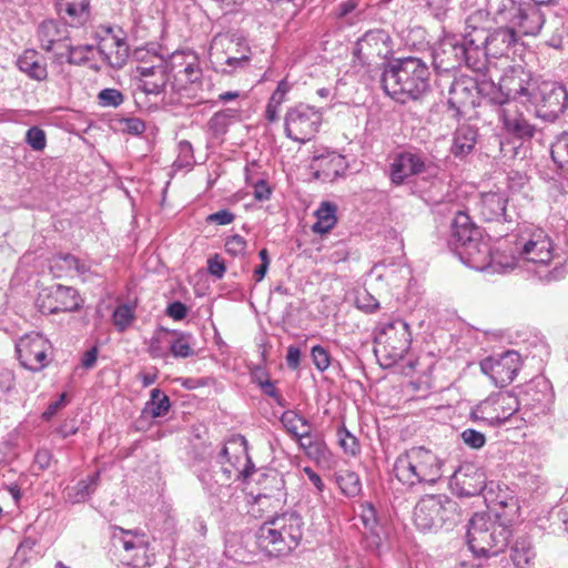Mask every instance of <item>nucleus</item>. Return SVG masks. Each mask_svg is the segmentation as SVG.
Wrapping results in <instances>:
<instances>
[{
	"mask_svg": "<svg viewBox=\"0 0 568 568\" xmlns=\"http://www.w3.org/2000/svg\"><path fill=\"white\" fill-rule=\"evenodd\" d=\"M36 303L42 314H59L78 312L83 300L74 287L53 284L39 292Z\"/></svg>",
	"mask_w": 568,
	"mask_h": 568,
	"instance_id": "15",
	"label": "nucleus"
},
{
	"mask_svg": "<svg viewBox=\"0 0 568 568\" xmlns=\"http://www.w3.org/2000/svg\"><path fill=\"white\" fill-rule=\"evenodd\" d=\"M473 32L470 26H466L463 33L443 31L442 37L433 48V67L436 71H452L463 65L480 71L484 61L479 59V51L470 41Z\"/></svg>",
	"mask_w": 568,
	"mask_h": 568,
	"instance_id": "3",
	"label": "nucleus"
},
{
	"mask_svg": "<svg viewBox=\"0 0 568 568\" xmlns=\"http://www.w3.org/2000/svg\"><path fill=\"white\" fill-rule=\"evenodd\" d=\"M480 100H486L491 105L503 106L509 101L504 88H501V81L496 85L491 81L479 82Z\"/></svg>",
	"mask_w": 568,
	"mask_h": 568,
	"instance_id": "45",
	"label": "nucleus"
},
{
	"mask_svg": "<svg viewBox=\"0 0 568 568\" xmlns=\"http://www.w3.org/2000/svg\"><path fill=\"white\" fill-rule=\"evenodd\" d=\"M536 552L528 536H519L510 547V559L516 568H528Z\"/></svg>",
	"mask_w": 568,
	"mask_h": 568,
	"instance_id": "38",
	"label": "nucleus"
},
{
	"mask_svg": "<svg viewBox=\"0 0 568 568\" xmlns=\"http://www.w3.org/2000/svg\"><path fill=\"white\" fill-rule=\"evenodd\" d=\"M202 78V70L199 65L197 59L194 55L192 62H187L184 65V69L179 70L174 75L173 80L170 82L171 89L173 92L180 93L184 89V83H196Z\"/></svg>",
	"mask_w": 568,
	"mask_h": 568,
	"instance_id": "40",
	"label": "nucleus"
},
{
	"mask_svg": "<svg viewBox=\"0 0 568 568\" xmlns=\"http://www.w3.org/2000/svg\"><path fill=\"white\" fill-rule=\"evenodd\" d=\"M170 408L171 402L169 396L160 388H154L151 390L150 399L144 404L138 422L149 417H164L169 413Z\"/></svg>",
	"mask_w": 568,
	"mask_h": 568,
	"instance_id": "37",
	"label": "nucleus"
},
{
	"mask_svg": "<svg viewBox=\"0 0 568 568\" xmlns=\"http://www.w3.org/2000/svg\"><path fill=\"white\" fill-rule=\"evenodd\" d=\"M528 182L529 178L524 172L511 170L507 174V187L514 193L523 191Z\"/></svg>",
	"mask_w": 568,
	"mask_h": 568,
	"instance_id": "63",
	"label": "nucleus"
},
{
	"mask_svg": "<svg viewBox=\"0 0 568 568\" xmlns=\"http://www.w3.org/2000/svg\"><path fill=\"white\" fill-rule=\"evenodd\" d=\"M336 483L341 488L343 495L348 498H354L362 493V481L355 471H345L336 477Z\"/></svg>",
	"mask_w": 568,
	"mask_h": 568,
	"instance_id": "49",
	"label": "nucleus"
},
{
	"mask_svg": "<svg viewBox=\"0 0 568 568\" xmlns=\"http://www.w3.org/2000/svg\"><path fill=\"white\" fill-rule=\"evenodd\" d=\"M57 0L58 14L71 27H82L89 18V3Z\"/></svg>",
	"mask_w": 568,
	"mask_h": 568,
	"instance_id": "34",
	"label": "nucleus"
},
{
	"mask_svg": "<svg viewBox=\"0 0 568 568\" xmlns=\"http://www.w3.org/2000/svg\"><path fill=\"white\" fill-rule=\"evenodd\" d=\"M378 347L375 353L383 352L386 365L390 366L403 359L412 344L409 325L403 318L382 324L378 335L375 337Z\"/></svg>",
	"mask_w": 568,
	"mask_h": 568,
	"instance_id": "12",
	"label": "nucleus"
},
{
	"mask_svg": "<svg viewBox=\"0 0 568 568\" xmlns=\"http://www.w3.org/2000/svg\"><path fill=\"white\" fill-rule=\"evenodd\" d=\"M410 449L415 457L413 462L422 473L424 485H436L444 477L448 454L445 450H433L425 446H414Z\"/></svg>",
	"mask_w": 568,
	"mask_h": 568,
	"instance_id": "19",
	"label": "nucleus"
},
{
	"mask_svg": "<svg viewBox=\"0 0 568 568\" xmlns=\"http://www.w3.org/2000/svg\"><path fill=\"white\" fill-rule=\"evenodd\" d=\"M322 121L321 109L300 102L286 110L284 134L294 142L305 143L320 131Z\"/></svg>",
	"mask_w": 568,
	"mask_h": 568,
	"instance_id": "10",
	"label": "nucleus"
},
{
	"mask_svg": "<svg viewBox=\"0 0 568 568\" xmlns=\"http://www.w3.org/2000/svg\"><path fill=\"white\" fill-rule=\"evenodd\" d=\"M501 88H504L509 100H519L521 102H531L532 94L539 82L532 74L523 67L511 68L500 78Z\"/></svg>",
	"mask_w": 568,
	"mask_h": 568,
	"instance_id": "20",
	"label": "nucleus"
},
{
	"mask_svg": "<svg viewBox=\"0 0 568 568\" xmlns=\"http://www.w3.org/2000/svg\"><path fill=\"white\" fill-rule=\"evenodd\" d=\"M550 155L558 169L568 172V132L557 136L550 146Z\"/></svg>",
	"mask_w": 568,
	"mask_h": 568,
	"instance_id": "48",
	"label": "nucleus"
},
{
	"mask_svg": "<svg viewBox=\"0 0 568 568\" xmlns=\"http://www.w3.org/2000/svg\"><path fill=\"white\" fill-rule=\"evenodd\" d=\"M499 119L503 122L505 131L518 140H530L536 133V126L523 114L510 115L506 110L500 109Z\"/></svg>",
	"mask_w": 568,
	"mask_h": 568,
	"instance_id": "32",
	"label": "nucleus"
},
{
	"mask_svg": "<svg viewBox=\"0 0 568 568\" xmlns=\"http://www.w3.org/2000/svg\"><path fill=\"white\" fill-rule=\"evenodd\" d=\"M26 143L36 152H41L47 146V134L40 126L29 128L24 136Z\"/></svg>",
	"mask_w": 568,
	"mask_h": 568,
	"instance_id": "55",
	"label": "nucleus"
},
{
	"mask_svg": "<svg viewBox=\"0 0 568 568\" xmlns=\"http://www.w3.org/2000/svg\"><path fill=\"white\" fill-rule=\"evenodd\" d=\"M521 255L528 262L537 266L535 272L542 282L550 283L559 281L564 278L568 272L566 262L556 263L552 268H547L554 257L552 242L542 232L535 233L532 237L523 245Z\"/></svg>",
	"mask_w": 568,
	"mask_h": 568,
	"instance_id": "7",
	"label": "nucleus"
},
{
	"mask_svg": "<svg viewBox=\"0 0 568 568\" xmlns=\"http://www.w3.org/2000/svg\"><path fill=\"white\" fill-rule=\"evenodd\" d=\"M254 537L257 548L268 557H281L291 552L281 532L270 525V519L255 530Z\"/></svg>",
	"mask_w": 568,
	"mask_h": 568,
	"instance_id": "23",
	"label": "nucleus"
},
{
	"mask_svg": "<svg viewBox=\"0 0 568 568\" xmlns=\"http://www.w3.org/2000/svg\"><path fill=\"white\" fill-rule=\"evenodd\" d=\"M514 521L491 518L486 513H475L469 519L466 540L476 556L490 557L504 551L513 534Z\"/></svg>",
	"mask_w": 568,
	"mask_h": 568,
	"instance_id": "4",
	"label": "nucleus"
},
{
	"mask_svg": "<svg viewBox=\"0 0 568 568\" xmlns=\"http://www.w3.org/2000/svg\"><path fill=\"white\" fill-rule=\"evenodd\" d=\"M168 335L159 332L156 329L155 334L151 337L148 353L152 358H165L168 356V352L162 347V343H166Z\"/></svg>",
	"mask_w": 568,
	"mask_h": 568,
	"instance_id": "60",
	"label": "nucleus"
},
{
	"mask_svg": "<svg viewBox=\"0 0 568 568\" xmlns=\"http://www.w3.org/2000/svg\"><path fill=\"white\" fill-rule=\"evenodd\" d=\"M480 105V89L477 79L462 74L455 77L448 87L447 108L459 121Z\"/></svg>",
	"mask_w": 568,
	"mask_h": 568,
	"instance_id": "14",
	"label": "nucleus"
},
{
	"mask_svg": "<svg viewBox=\"0 0 568 568\" xmlns=\"http://www.w3.org/2000/svg\"><path fill=\"white\" fill-rule=\"evenodd\" d=\"M94 49L93 44H80L67 47V62L71 65H83L89 61L88 53Z\"/></svg>",
	"mask_w": 568,
	"mask_h": 568,
	"instance_id": "52",
	"label": "nucleus"
},
{
	"mask_svg": "<svg viewBox=\"0 0 568 568\" xmlns=\"http://www.w3.org/2000/svg\"><path fill=\"white\" fill-rule=\"evenodd\" d=\"M521 367V358L516 351H506L491 355L480 362L481 372L489 376L494 384L500 388L509 385Z\"/></svg>",
	"mask_w": 568,
	"mask_h": 568,
	"instance_id": "17",
	"label": "nucleus"
},
{
	"mask_svg": "<svg viewBox=\"0 0 568 568\" xmlns=\"http://www.w3.org/2000/svg\"><path fill=\"white\" fill-rule=\"evenodd\" d=\"M65 31L64 24L59 23L55 20H44L38 28V39L41 43V48L50 52L53 44L60 41L63 32Z\"/></svg>",
	"mask_w": 568,
	"mask_h": 568,
	"instance_id": "39",
	"label": "nucleus"
},
{
	"mask_svg": "<svg viewBox=\"0 0 568 568\" xmlns=\"http://www.w3.org/2000/svg\"><path fill=\"white\" fill-rule=\"evenodd\" d=\"M447 245L464 265L473 270L495 274L505 273L511 267L496 260L490 237L466 212L458 211L455 214Z\"/></svg>",
	"mask_w": 568,
	"mask_h": 568,
	"instance_id": "1",
	"label": "nucleus"
},
{
	"mask_svg": "<svg viewBox=\"0 0 568 568\" xmlns=\"http://www.w3.org/2000/svg\"><path fill=\"white\" fill-rule=\"evenodd\" d=\"M232 42H236V45L239 47L237 53H240L239 57H227L225 59V65H227L230 69L223 68L222 73L224 74H231L236 69H243L248 65L251 61V48L246 44V41L244 38H232Z\"/></svg>",
	"mask_w": 568,
	"mask_h": 568,
	"instance_id": "43",
	"label": "nucleus"
},
{
	"mask_svg": "<svg viewBox=\"0 0 568 568\" xmlns=\"http://www.w3.org/2000/svg\"><path fill=\"white\" fill-rule=\"evenodd\" d=\"M123 101L124 94L118 89L105 88L98 94V102L102 108H118Z\"/></svg>",
	"mask_w": 568,
	"mask_h": 568,
	"instance_id": "56",
	"label": "nucleus"
},
{
	"mask_svg": "<svg viewBox=\"0 0 568 568\" xmlns=\"http://www.w3.org/2000/svg\"><path fill=\"white\" fill-rule=\"evenodd\" d=\"M460 438L471 449H480L486 445V435L478 429L465 428L460 433Z\"/></svg>",
	"mask_w": 568,
	"mask_h": 568,
	"instance_id": "59",
	"label": "nucleus"
},
{
	"mask_svg": "<svg viewBox=\"0 0 568 568\" xmlns=\"http://www.w3.org/2000/svg\"><path fill=\"white\" fill-rule=\"evenodd\" d=\"M197 478L204 490L211 496H219L225 487L221 478H219L217 474L214 471V467L200 470Z\"/></svg>",
	"mask_w": 568,
	"mask_h": 568,
	"instance_id": "50",
	"label": "nucleus"
},
{
	"mask_svg": "<svg viewBox=\"0 0 568 568\" xmlns=\"http://www.w3.org/2000/svg\"><path fill=\"white\" fill-rule=\"evenodd\" d=\"M452 479L456 495L464 498L479 495L484 497V493L488 491L490 486L484 469L471 463H465L455 468Z\"/></svg>",
	"mask_w": 568,
	"mask_h": 568,
	"instance_id": "18",
	"label": "nucleus"
},
{
	"mask_svg": "<svg viewBox=\"0 0 568 568\" xmlns=\"http://www.w3.org/2000/svg\"><path fill=\"white\" fill-rule=\"evenodd\" d=\"M51 348L49 339L38 332L27 333L16 342V353L21 366L33 373L49 366L51 359L48 352Z\"/></svg>",
	"mask_w": 568,
	"mask_h": 568,
	"instance_id": "16",
	"label": "nucleus"
},
{
	"mask_svg": "<svg viewBox=\"0 0 568 568\" xmlns=\"http://www.w3.org/2000/svg\"><path fill=\"white\" fill-rule=\"evenodd\" d=\"M507 205L508 196L505 192H486L480 196L479 214L486 222H511Z\"/></svg>",
	"mask_w": 568,
	"mask_h": 568,
	"instance_id": "25",
	"label": "nucleus"
},
{
	"mask_svg": "<svg viewBox=\"0 0 568 568\" xmlns=\"http://www.w3.org/2000/svg\"><path fill=\"white\" fill-rule=\"evenodd\" d=\"M311 166L315 169L313 173L315 180L334 182L345 175L348 163L345 156L336 151H325L313 155Z\"/></svg>",
	"mask_w": 568,
	"mask_h": 568,
	"instance_id": "22",
	"label": "nucleus"
},
{
	"mask_svg": "<svg viewBox=\"0 0 568 568\" xmlns=\"http://www.w3.org/2000/svg\"><path fill=\"white\" fill-rule=\"evenodd\" d=\"M437 495H426L419 499L414 508V524L423 532L437 531L439 517Z\"/></svg>",
	"mask_w": 568,
	"mask_h": 568,
	"instance_id": "26",
	"label": "nucleus"
},
{
	"mask_svg": "<svg viewBox=\"0 0 568 568\" xmlns=\"http://www.w3.org/2000/svg\"><path fill=\"white\" fill-rule=\"evenodd\" d=\"M413 459H415V457L409 448L397 456L393 466L396 479L409 488L424 485L422 473Z\"/></svg>",
	"mask_w": 568,
	"mask_h": 568,
	"instance_id": "29",
	"label": "nucleus"
},
{
	"mask_svg": "<svg viewBox=\"0 0 568 568\" xmlns=\"http://www.w3.org/2000/svg\"><path fill=\"white\" fill-rule=\"evenodd\" d=\"M316 222L312 225L315 234H327L337 223V205L331 201H323L314 212Z\"/></svg>",
	"mask_w": 568,
	"mask_h": 568,
	"instance_id": "36",
	"label": "nucleus"
},
{
	"mask_svg": "<svg viewBox=\"0 0 568 568\" xmlns=\"http://www.w3.org/2000/svg\"><path fill=\"white\" fill-rule=\"evenodd\" d=\"M440 172L438 160L430 153L416 146H408L394 154L388 168V179L394 186L404 185L410 176L426 174L425 179H435Z\"/></svg>",
	"mask_w": 568,
	"mask_h": 568,
	"instance_id": "5",
	"label": "nucleus"
},
{
	"mask_svg": "<svg viewBox=\"0 0 568 568\" xmlns=\"http://www.w3.org/2000/svg\"><path fill=\"white\" fill-rule=\"evenodd\" d=\"M301 422L302 426H306L310 428V420L304 416L300 415L295 410H285L280 417V422L287 430V433L292 436V438L297 442H302L304 444V439H310V430H305L303 433H298L296 422Z\"/></svg>",
	"mask_w": 568,
	"mask_h": 568,
	"instance_id": "41",
	"label": "nucleus"
},
{
	"mask_svg": "<svg viewBox=\"0 0 568 568\" xmlns=\"http://www.w3.org/2000/svg\"><path fill=\"white\" fill-rule=\"evenodd\" d=\"M237 110L226 108L215 112L207 121L209 131L214 138L224 135L232 120L236 116Z\"/></svg>",
	"mask_w": 568,
	"mask_h": 568,
	"instance_id": "44",
	"label": "nucleus"
},
{
	"mask_svg": "<svg viewBox=\"0 0 568 568\" xmlns=\"http://www.w3.org/2000/svg\"><path fill=\"white\" fill-rule=\"evenodd\" d=\"M114 530H119L122 535L132 536V538H126L124 536L118 537L115 532L113 534V539L119 540L124 550L131 551L139 548L146 549L148 544L144 540H134V537H143L144 534H139L138 530H125L121 527H114Z\"/></svg>",
	"mask_w": 568,
	"mask_h": 568,
	"instance_id": "54",
	"label": "nucleus"
},
{
	"mask_svg": "<svg viewBox=\"0 0 568 568\" xmlns=\"http://www.w3.org/2000/svg\"><path fill=\"white\" fill-rule=\"evenodd\" d=\"M100 479V470H95L85 478L80 479L73 487L68 489V500L72 504L85 503L98 489Z\"/></svg>",
	"mask_w": 568,
	"mask_h": 568,
	"instance_id": "35",
	"label": "nucleus"
},
{
	"mask_svg": "<svg viewBox=\"0 0 568 568\" xmlns=\"http://www.w3.org/2000/svg\"><path fill=\"white\" fill-rule=\"evenodd\" d=\"M120 34L113 36V42L111 47L115 48L114 52H106V45L99 43L97 45L98 52L102 55L103 60L113 69H122L128 61L130 55L129 45L126 43V37L124 31L119 28Z\"/></svg>",
	"mask_w": 568,
	"mask_h": 568,
	"instance_id": "33",
	"label": "nucleus"
},
{
	"mask_svg": "<svg viewBox=\"0 0 568 568\" xmlns=\"http://www.w3.org/2000/svg\"><path fill=\"white\" fill-rule=\"evenodd\" d=\"M16 65L29 79L42 82L48 79L45 57L34 49H26L17 59Z\"/></svg>",
	"mask_w": 568,
	"mask_h": 568,
	"instance_id": "28",
	"label": "nucleus"
},
{
	"mask_svg": "<svg viewBox=\"0 0 568 568\" xmlns=\"http://www.w3.org/2000/svg\"><path fill=\"white\" fill-rule=\"evenodd\" d=\"M355 305L366 314H373L379 308V302L366 288L357 292Z\"/></svg>",
	"mask_w": 568,
	"mask_h": 568,
	"instance_id": "58",
	"label": "nucleus"
},
{
	"mask_svg": "<svg viewBox=\"0 0 568 568\" xmlns=\"http://www.w3.org/2000/svg\"><path fill=\"white\" fill-rule=\"evenodd\" d=\"M517 389L515 398L518 410L523 409L525 414L531 413L534 416L550 413L555 394L551 383L545 376H536Z\"/></svg>",
	"mask_w": 568,
	"mask_h": 568,
	"instance_id": "13",
	"label": "nucleus"
},
{
	"mask_svg": "<svg viewBox=\"0 0 568 568\" xmlns=\"http://www.w3.org/2000/svg\"><path fill=\"white\" fill-rule=\"evenodd\" d=\"M291 90V84L287 82L286 79H282L278 83L276 89L271 94L267 103L277 108H281V105L286 100V94Z\"/></svg>",
	"mask_w": 568,
	"mask_h": 568,
	"instance_id": "64",
	"label": "nucleus"
},
{
	"mask_svg": "<svg viewBox=\"0 0 568 568\" xmlns=\"http://www.w3.org/2000/svg\"><path fill=\"white\" fill-rule=\"evenodd\" d=\"M499 19L524 36H537L540 33L546 17L540 7L534 1L501 0L496 10Z\"/></svg>",
	"mask_w": 568,
	"mask_h": 568,
	"instance_id": "6",
	"label": "nucleus"
},
{
	"mask_svg": "<svg viewBox=\"0 0 568 568\" xmlns=\"http://www.w3.org/2000/svg\"><path fill=\"white\" fill-rule=\"evenodd\" d=\"M438 505V517H439V529L443 527L449 528L453 526L458 517V504L446 495H437Z\"/></svg>",
	"mask_w": 568,
	"mask_h": 568,
	"instance_id": "42",
	"label": "nucleus"
},
{
	"mask_svg": "<svg viewBox=\"0 0 568 568\" xmlns=\"http://www.w3.org/2000/svg\"><path fill=\"white\" fill-rule=\"evenodd\" d=\"M518 412L515 393L499 390L477 404L469 414V419L480 426L499 427Z\"/></svg>",
	"mask_w": 568,
	"mask_h": 568,
	"instance_id": "8",
	"label": "nucleus"
},
{
	"mask_svg": "<svg viewBox=\"0 0 568 568\" xmlns=\"http://www.w3.org/2000/svg\"><path fill=\"white\" fill-rule=\"evenodd\" d=\"M381 64L384 92L400 104L422 99L430 90V70L420 58H387Z\"/></svg>",
	"mask_w": 568,
	"mask_h": 568,
	"instance_id": "2",
	"label": "nucleus"
},
{
	"mask_svg": "<svg viewBox=\"0 0 568 568\" xmlns=\"http://www.w3.org/2000/svg\"><path fill=\"white\" fill-rule=\"evenodd\" d=\"M358 517L366 530L378 528L377 511L371 501L359 504Z\"/></svg>",
	"mask_w": 568,
	"mask_h": 568,
	"instance_id": "57",
	"label": "nucleus"
},
{
	"mask_svg": "<svg viewBox=\"0 0 568 568\" xmlns=\"http://www.w3.org/2000/svg\"><path fill=\"white\" fill-rule=\"evenodd\" d=\"M170 68L171 67H160L159 78L155 80L140 79L138 88L148 95H159L163 93L166 89L168 83L171 82L170 77L168 75V69Z\"/></svg>",
	"mask_w": 568,
	"mask_h": 568,
	"instance_id": "47",
	"label": "nucleus"
},
{
	"mask_svg": "<svg viewBox=\"0 0 568 568\" xmlns=\"http://www.w3.org/2000/svg\"><path fill=\"white\" fill-rule=\"evenodd\" d=\"M338 444L343 448L344 453L356 456L361 452L358 439L353 435L343 424L337 428Z\"/></svg>",
	"mask_w": 568,
	"mask_h": 568,
	"instance_id": "51",
	"label": "nucleus"
},
{
	"mask_svg": "<svg viewBox=\"0 0 568 568\" xmlns=\"http://www.w3.org/2000/svg\"><path fill=\"white\" fill-rule=\"evenodd\" d=\"M530 104L538 118L555 122L568 110V82L539 81Z\"/></svg>",
	"mask_w": 568,
	"mask_h": 568,
	"instance_id": "9",
	"label": "nucleus"
},
{
	"mask_svg": "<svg viewBox=\"0 0 568 568\" xmlns=\"http://www.w3.org/2000/svg\"><path fill=\"white\" fill-rule=\"evenodd\" d=\"M311 356L315 367L320 372H324L328 368L331 364V355L325 347L321 345L313 346L311 349Z\"/></svg>",
	"mask_w": 568,
	"mask_h": 568,
	"instance_id": "62",
	"label": "nucleus"
},
{
	"mask_svg": "<svg viewBox=\"0 0 568 568\" xmlns=\"http://www.w3.org/2000/svg\"><path fill=\"white\" fill-rule=\"evenodd\" d=\"M246 246H247L246 240L239 234L229 236L225 240V244H224L226 253H229L233 257H239V256L244 255Z\"/></svg>",
	"mask_w": 568,
	"mask_h": 568,
	"instance_id": "61",
	"label": "nucleus"
},
{
	"mask_svg": "<svg viewBox=\"0 0 568 568\" xmlns=\"http://www.w3.org/2000/svg\"><path fill=\"white\" fill-rule=\"evenodd\" d=\"M159 332L171 336L168 338L166 343L169 345V352L173 357L187 358L194 355L192 348L194 337L191 333L180 329H170L164 326H159Z\"/></svg>",
	"mask_w": 568,
	"mask_h": 568,
	"instance_id": "31",
	"label": "nucleus"
},
{
	"mask_svg": "<svg viewBox=\"0 0 568 568\" xmlns=\"http://www.w3.org/2000/svg\"><path fill=\"white\" fill-rule=\"evenodd\" d=\"M484 500L490 508L495 518L515 521L519 516V504L516 496L503 490L499 484L490 481L488 491L484 493Z\"/></svg>",
	"mask_w": 568,
	"mask_h": 568,
	"instance_id": "21",
	"label": "nucleus"
},
{
	"mask_svg": "<svg viewBox=\"0 0 568 568\" xmlns=\"http://www.w3.org/2000/svg\"><path fill=\"white\" fill-rule=\"evenodd\" d=\"M390 41L389 36L382 29L367 31L355 44L353 54L359 61L364 62L362 51L365 47L386 44Z\"/></svg>",
	"mask_w": 568,
	"mask_h": 568,
	"instance_id": "46",
	"label": "nucleus"
},
{
	"mask_svg": "<svg viewBox=\"0 0 568 568\" xmlns=\"http://www.w3.org/2000/svg\"><path fill=\"white\" fill-rule=\"evenodd\" d=\"M270 525L275 526L283 536L290 550H294L303 537L304 521L296 511H287L270 518Z\"/></svg>",
	"mask_w": 568,
	"mask_h": 568,
	"instance_id": "24",
	"label": "nucleus"
},
{
	"mask_svg": "<svg viewBox=\"0 0 568 568\" xmlns=\"http://www.w3.org/2000/svg\"><path fill=\"white\" fill-rule=\"evenodd\" d=\"M473 38L470 41L479 51L480 61L486 62V57L495 59L506 57L509 51L518 43L519 34L513 28L507 26L498 27L495 29H485L470 26Z\"/></svg>",
	"mask_w": 568,
	"mask_h": 568,
	"instance_id": "11",
	"label": "nucleus"
},
{
	"mask_svg": "<svg viewBox=\"0 0 568 568\" xmlns=\"http://www.w3.org/2000/svg\"><path fill=\"white\" fill-rule=\"evenodd\" d=\"M478 139V129L475 125L462 124L453 133L450 154L458 160H465L473 153Z\"/></svg>",
	"mask_w": 568,
	"mask_h": 568,
	"instance_id": "30",
	"label": "nucleus"
},
{
	"mask_svg": "<svg viewBox=\"0 0 568 568\" xmlns=\"http://www.w3.org/2000/svg\"><path fill=\"white\" fill-rule=\"evenodd\" d=\"M133 320L134 313L129 304L116 306L112 313L113 325L120 333L124 332Z\"/></svg>",
	"mask_w": 568,
	"mask_h": 568,
	"instance_id": "53",
	"label": "nucleus"
},
{
	"mask_svg": "<svg viewBox=\"0 0 568 568\" xmlns=\"http://www.w3.org/2000/svg\"><path fill=\"white\" fill-rule=\"evenodd\" d=\"M256 483L261 488L254 498V503L261 504L262 499H275L277 503L285 500V480L278 471L268 470L261 473Z\"/></svg>",
	"mask_w": 568,
	"mask_h": 568,
	"instance_id": "27",
	"label": "nucleus"
}]
</instances>
